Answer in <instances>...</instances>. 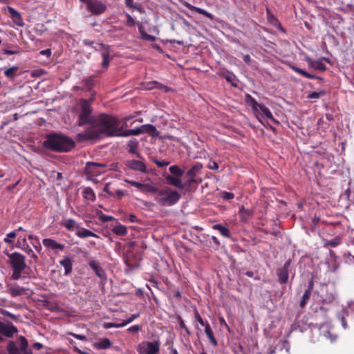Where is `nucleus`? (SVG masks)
Here are the masks:
<instances>
[{"instance_id":"obj_35","label":"nucleus","mask_w":354,"mask_h":354,"mask_svg":"<svg viewBox=\"0 0 354 354\" xmlns=\"http://www.w3.org/2000/svg\"><path fill=\"white\" fill-rule=\"evenodd\" d=\"M101 55L102 57V66L104 68L108 67L111 61L110 50H103L101 53Z\"/></svg>"},{"instance_id":"obj_31","label":"nucleus","mask_w":354,"mask_h":354,"mask_svg":"<svg viewBox=\"0 0 354 354\" xmlns=\"http://www.w3.org/2000/svg\"><path fill=\"white\" fill-rule=\"evenodd\" d=\"M141 134L148 133L150 136H154V133L157 131L156 128L150 124H147L140 126Z\"/></svg>"},{"instance_id":"obj_37","label":"nucleus","mask_w":354,"mask_h":354,"mask_svg":"<svg viewBox=\"0 0 354 354\" xmlns=\"http://www.w3.org/2000/svg\"><path fill=\"white\" fill-rule=\"evenodd\" d=\"M28 245H29L28 244L27 240H26V236L25 234L24 235H22V234L19 235L17 241L16 243V247L17 248L22 250V249H25V248Z\"/></svg>"},{"instance_id":"obj_49","label":"nucleus","mask_w":354,"mask_h":354,"mask_svg":"<svg viewBox=\"0 0 354 354\" xmlns=\"http://www.w3.org/2000/svg\"><path fill=\"white\" fill-rule=\"evenodd\" d=\"M326 92L325 91H320L319 92L314 91L310 93L308 96V98L309 99H318L321 96H324L325 95Z\"/></svg>"},{"instance_id":"obj_61","label":"nucleus","mask_w":354,"mask_h":354,"mask_svg":"<svg viewBox=\"0 0 354 354\" xmlns=\"http://www.w3.org/2000/svg\"><path fill=\"white\" fill-rule=\"evenodd\" d=\"M141 327L140 325H133L131 327H129L127 330L130 333H136L140 330Z\"/></svg>"},{"instance_id":"obj_11","label":"nucleus","mask_w":354,"mask_h":354,"mask_svg":"<svg viewBox=\"0 0 354 354\" xmlns=\"http://www.w3.org/2000/svg\"><path fill=\"white\" fill-rule=\"evenodd\" d=\"M143 160V158L139 160H128L125 161V165L131 170L145 174L148 171Z\"/></svg>"},{"instance_id":"obj_53","label":"nucleus","mask_w":354,"mask_h":354,"mask_svg":"<svg viewBox=\"0 0 354 354\" xmlns=\"http://www.w3.org/2000/svg\"><path fill=\"white\" fill-rule=\"evenodd\" d=\"M31 244L37 252H40L42 248L39 242V238H35V241H31Z\"/></svg>"},{"instance_id":"obj_51","label":"nucleus","mask_w":354,"mask_h":354,"mask_svg":"<svg viewBox=\"0 0 354 354\" xmlns=\"http://www.w3.org/2000/svg\"><path fill=\"white\" fill-rule=\"evenodd\" d=\"M0 313L6 317H8L15 320V321L17 320L18 317H19V315L16 316L15 315L10 313L9 311L4 310V309H1Z\"/></svg>"},{"instance_id":"obj_39","label":"nucleus","mask_w":354,"mask_h":354,"mask_svg":"<svg viewBox=\"0 0 354 354\" xmlns=\"http://www.w3.org/2000/svg\"><path fill=\"white\" fill-rule=\"evenodd\" d=\"M246 100L247 102L252 106V109L254 111H257L259 106L262 104L258 103L257 101L250 95H246Z\"/></svg>"},{"instance_id":"obj_24","label":"nucleus","mask_w":354,"mask_h":354,"mask_svg":"<svg viewBox=\"0 0 354 354\" xmlns=\"http://www.w3.org/2000/svg\"><path fill=\"white\" fill-rule=\"evenodd\" d=\"M59 264L64 268V275H69L73 270V261L68 257H64Z\"/></svg>"},{"instance_id":"obj_2","label":"nucleus","mask_w":354,"mask_h":354,"mask_svg":"<svg viewBox=\"0 0 354 354\" xmlns=\"http://www.w3.org/2000/svg\"><path fill=\"white\" fill-rule=\"evenodd\" d=\"M73 139L61 133H49L46 136L43 146L48 149L57 152H67L75 147Z\"/></svg>"},{"instance_id":"obj_18","label":"nucleus","mask_w":354,"mask_h":354,"mask_svg":"<svg viewBox=\"0 0 354 354\" xmlns=\"http://www.w3.org/2000/svg\"><path fill=\"white\" fill-rule=\"evenodd\" d=\"M139 147V142L136 138L131 139L127 144L128 152L131 154H134L139 159H142V156L138 152Z\"/></svg>"},{"instance_id":"obj_19","label":"nucleus","mask_w":354,"mask_h":354,"mask_svg":"<svg viewBox=\"0 0 354 354\" xmlns=\"http://www.w3.org/2000/svg\"><path fill=\"white\" fill-rule=\"evenodd\" d=\"M306 61L308 63L309 67L318 70L320 71H326L327 70V67L326 65L321 62V60H315L309 57H306Z\"/></svg>"},{"instance_id":"obj_23","label":"nucleus","mask_w":354,"mask_h":354,"mask_svg":"<svg viewBox=\"0 0 354 354\" xmlns=\"http://www.w3.org/2000/svg\"><path fill=\"white\" fill-rule=\"evenodd\" d=\"M291 69L294 71L295 72L297 73L298 74L302 75L304 77L308 78V79H316L318 80L320 82H324V79L322 77L316 76L315 75H312L306 71L295 66H291Z\"/></svg>"},{"instance_id":"obj_15","label":"nucleus","mask_w":354,"mask_h":354,"mask_svg":"<svg viewBox=\"0 0 354 354\" xmlns=\"http://www.w3.org/2000/svg\"><path fill=\"white\" fill-rule=\"evenodd\" d=\"M290 266V261H286L282 268L277 270L278 281L281 284L286 283L288 280V270Z\"/></svg>"},{"instance_id":"obj_10","label":"nucleus","mask_w":354,"mask_h":354,"mask_svg":"<svg viewBox=\"0 0 354 354\" xmlns=\"http://www.w3.org/2000/svg\"><path fill=\"white\" fill-rule=\"evenodd\" d=\"M6 292L12 297H17L27 294L28 288L21 286L17 282H9L6 285Z\"/></svg>"},{"instance_id":"obj_59","label":"nucleus","mask_w":354,"mask_h":354,"mask_svg":"<svg viewBox=\"0 0 354 354\" xmlns=\"http://www.w3.org/2000/svg\"><path fill=\"white\" fill-rule=\"evenodd\" d=\"M153 161L157 165V167L160 168L167 166L169 164V162L166 160H153Z\"/></svg>"},{"instance_id":"obj_5","label":"nucleus","mask_w":354,"mask_h":354,"mask_svg":"<svg viewBox=\"0 0 354 354\" xmlns=\"http://www.w3.org/2000/svg\"><path fill=\"white\" fill-rule=\"evenodd\" d=\"M169 172L171 175L167 174L165 176V179L167 183L176 188L183 189L185 188V185L183 183L181 178L183 177L185 171L180 169L178 165H172L169 168Z\"/></svg>"},{"instance_id":"obj_4","label":"nucleus","mask_w":354,"mask_h":354,"mask_svg":"<svg viewBox=\"0 0 354 354\" xmlns=\"http://www.w3.org/2000/svg\"><path fill=\"white\" fill-rule=\"evenodd\" d=\"M153 193H156L155 201L161 206H172L180 199V194L169 187L158 189Z\"/></svg>"},{"instance_id":"obj_16","label":"nucleus","mask_w":354,"mask_h":354,"mask_svg":"<svg viewBox=\"0 0 354 354\" xmlns=\"http://www.w3.org/2000/svg\"><path fill=\"white\" fill-rule=\"evenodd\" d=\"M124 127L125 123H123L122 126L119 125V131H118L116 136L128 137L131 136H138L141 134L140 127L133 129L124 130Z\"/></svg>"},{"instance_id":"obj_32","label":"nucleus","mask_w":354,"mask_h":354,"mask_svg":"<svg viewBox=\"0 0 354 354\" xmlns=\"http://www.w3.org/2000/svg\"><path fill=\"white\" fill-rule=\"evenodd\" d=\"M76 235L80 238L98 237L96 234L86 228H82V230L77 231L76 232Z\"/></svg>"},{"instance_id":"obj_12","label":"nucleus","mask_w":354,"mask_h":354,"mask_svg":"<svg viewBox=\"0 0 354 354\" xmlns=\"http://www.w3.org/2000/svg\"><path fill=\"white\" fill-rule=\"evenodd\" d=\"M19 332L17 328L11 323L6 324L0 321V333L6 337H12L15 334ZM3 340V337L0 335V342Z\"/></svg>"},{"instance_id":"obj_46","label":"nucleus","mask_w":354,"mask_h":354,"mask_svg":"<svg viewBox=\"0 0 354 354\" xmlns=\"http://www.w3.org/2000/svg\"><path fill=\"white\" fill-rule=\"evenodd\" d=\"M322 302L324 304H331L335 300V296L333 293L327 294L325 297L322 296Z\"/></svg>"},{"instance_id":"obj_48","label":"nucleus","mask_w":354,"mask_h":354,"mask_svg":"<svg viewBox=\"0 0 354 354\" xmlns=\"http://www.w3.org/2000/svg\"><path fill=\"white\" fill-rule=\"evenodd\" d=\"M177 319L178 321L179 326L181 328L184 329L188 335H191V332L188 327L185 325L183 318L180 316H178Z\"/></svg>"},{"instance_id":"obj_20","label":"nucleus","mask_w":354,"mask_h":354,"mask_svg":"<svg viewBox=\"0 0 354 354\" xmlns=\"http://www.w3.org/2000/svg\"><path fill=\"white\" fill-rule=\"evenodd\" d=\"M183 4L188 9H189L190 10H192V11H195L198 14H201L205 17H207V18H209V19L211 20H213L214 19V15H212L211 13L207 12L206 10L201 8H198V7H196L194 6H192V4H190L189 3L187 2V1H185L184 3H183Z\"/></svg>"},{"instance_id":"obj_29","label":"nucleus","mask_w":354,"mask_h":354,"mask_svg":"<svg viewBox=\"0 0 354 354\" xmlns=\"http://www.w3.org/2000/svg\"><path fill=\"white\" fill-rule=\"evenodd\" d=\"M212 229L215 230H218L221 234L226 238H230L231 236V233L230 230L223 226L221 224H215L212 226Z\"/></svg>"},{"instance_id":"obj_6","label":"nucleus","mask_w":354,"mask_h":354,"mask_svg":"<svg viewBox=\"0 0 354 354\" xmlns=\"http://www.w3.org/2000/svg\"><path fill=\"white\" fill-rule=\"evenodd\" d=\"M81 110L78 117V125L83 126L86 124L92 125L94 115H91L92 108L87 100H82L80 102Z\"/></svg>"},{"instance_id":"obj_64","label":"nucleus","mask_w":354,"mask_h":354,"mask_svg":"<svg viewBox=\"0 0 354 354\" xmlns=\"http://www.w3.org/2000/svg\"><path fill=\"white\" fill-rule=\"evenodd\" d=\"M30 257L34 254V251L32 248L28 245L25 248V249H22Z\"/></svg>"},{"instance_id":"obj_55","label":"nucleus","mask_w":354,"mask_h":354,"mask_svg":"<svg viewBox=\"0 0 354 354\" xmlns=\"http://www.w3.org/2000/svg\"><path fill=\"white\" fill-rule=\"evenodd\" d=\"M126 25L129 27L133 26L136 24V21L133 19V18L129 13H126Z\"/></svg>"},{"instance_id":"obj_17","label":"nucleus","mask_w":354,"mask_h":354,"mask_svg":"<svg viewBox=\"0 0 354 354\" xmlns=\"http://www.w3.org/2000/svg\"><path fill=\"white\" fill-rule=\"evenodd\" d=\"M8 12L13 23L18 26H24V23L21 14L12 7H8Z\"/></svg>"},{"instance_id":"obj_34","label":"nucleus","mask_w":354,"mask_h":354,"mask_svg":"<svg viewBox=\"0 0 354 354\" xmlns=\"http://www.w3.org/2000/svg\"><path fill=\"white\" fill-rule=\"evenodd\" d=\"M137 24L138 26L139 32L141 35V38L142 39H144L145 41H154L156 40V37L149 35L146 32L144 31L143 27L140 24L139 22Z\"/></svg>"},{"instance_id":"obj_54","label":"nucleus","mask_w":354,"mask_h":354,"mask_svg":"<svg viewBox=\"0 0 354 354\" xmlns=\"http://www.w3.org/2000/svg\"><path fill=\"white\" fill-rule=\"evenodd\" d=\"M140 316V314L139 313H137V314H133L131 315V316L128 318L127 320H124L122 322V325H123V327L125 326L126 325L131 323L135 319L139 317Z\"/></svg>"},{"instance_id":"obj_52","label":"nucleus","mask_w":354,"mask_h":354,"mask_svg":"<svg viewBox=\"0 0 354 354\" xmlns=\"http://www.w3.org/2000/svg\"><path fill=\"white\" fill-rule=\"evenodd\" d=\"M93 47L96 51H100L101 53L105 50H110V46L102 43L96 44V45Z\"/></svg>"},{"instance_id":"obj_22","label":"nucleus","mask_w":354,"mask_h":354,"mask_svg":"<svg viewBox=\"0 0 354 354\" xmlns=\"http://www.w3.org/2000/svg\"><path fill=\"white\" fill-rule=\"evenodd\" d=\"M42 243L45 247H46L48 248H50L52 250H63L64 248V245L56 242L55 240H53L52 239H49V238L44 239H43Z\"/></svg>"},{"instance_id":"obj_33","label":"nucleus","mask_w":354,"mask_h":354,"mask_svg":"<svg viewBox=\"0 0 354 354\" xmlns=\"http://www.w3.org/2000/svg\"><path fill=\"white\" fill-rule=\"evenodd\" d=\"M259 109L261 111L262 113L268 119H270V120H272L274 123L279 124V122L273 117L271 111H270V109L267 106H266L263 104H261V106H259Z\"/></svg>"},{"instance_id":"obj_41","label":"nucleus","mask_w":354,"mask_h":354,"mask_svg":"<svg viewBox=\"0 0 354 354\" xmlns=\"http://www.w3.org/2000/svg\"><path fill=\"white\" fill-rule=\"evenodd\" d=\"M342 242V238L339 236H335L332 240H328L324 242V246H330L335 248L337 246Z\"/></svg>"},{"instance_id":"obj_57","label":"nucleus","mask_w":354,"mask_h":354,"mask_svg":"<svg viewBox=\"0 0 354 354\" xmlns=\"http://www.w3.org/2000/svg\"><path fill=\"white\" fill-rule=\"evenodd\" d=\"M84 86L88 89L91 91L93 86V81L91 78L86 79L84 80Z\"/></svg>"},{"instance_id":"obj_14","label":"nucleus","mask_w":354,"mask_h":354,"mask_svg":"<svg viewBox=\"0 0 354 354\" xmlns=\"http://www.w3.org/2000/svg\"><path fill=\"white\" fill-rule=\"evenodd\" d=\"M124 181L131 186L136 187L140 191L142 192H153L156 190V187L149 183H141L140 182L125 179Z\"/></svg>"},{"instance_id":"obj_25","label":"nucleus","mask_w":354,"mask_h":354,"mask_svg":"<svg viewBox=\"0 0 354 354\" xmlns=\"http://www.w3.org/2000/svg\"><path fill=\"white\" fill-rule=\"evenodd\" d=\"M203 165L200 162H195L194 165L187 171V177H194L201 173Z\"/></svg>"},{"instance_id":"obj_7","label":"nucleus","mask_w":354,"mask_h":354,"mask_svg":"<svg viewBox=\"0 0 354 354\" xmlns=\"http://www.w3.org/2000/svg\"><path fill=\"white\" fill-rule=\"evenodd\" d=\"M20 348H19L15 343L12 341L8 342L6 346V349L8 354H32L30 349H28V342L24 336H20Z\"/></svg>"},{"instance_id":"obj_3","label":"nucleus","mask_w":354,"mask_h":354,"mask_svg":"<svg viewBox=\"0 0 354 354\" xmlns=\"http://www.w3.org/2000/svg\"><path fill=\"white\" fill-rule=\"evenodd\" d=\"M8 258V264L12 270L10 279L12 280H19L21 277L22 273H26V269H30L26 263V257L20 252H14L8 253L5 252Z\"/></svg>"},{"instance_id":"obj_50","label":"nucleus","mask_w":354,"mask_h":354,"mask_svg":"<svg viewBox=\"0 0 354 354\" xmlns=\"http://www.w3.org/2000/svg\"><path fill=\"white\" fill-rule=\"evenodd\" d=\"M98 215H99L100 220L102 223L109 222L114 219V218L112 216L104 214L102 212H100Z\"/></svg>"},{"instance_id":"obj_42","label":"nucleus","mask_w":354,"mask_h":354,"mask_svg":"<svg viewBox=\"0 0 354 354\" xmlns=\"http://www.w3.org/2000/svg\"><path fill=\"white\" fill-rule=\"evenodd\" d=\"M18 69L17 66H12L4 71V75L9 79H13Z\"/></svg>"},{"instance_id":"obj_28","label":"nucleus","mask_w":354,"mask_h":354,"mask_svg":"<svg viewBox=\"0 0 354 354\" xmlns=\"http://www.w3.org/2000/svg\"><path fill=\"white\" fill-rule=\"evenodd\" d=\"M205 333L207 337H208L209 342H211V344L214 347L217 346L218 342L214 337V332L212 329L210 324H209V325L206 326V327H205Z\"/></svg>"},{"instance_id":"obj_9","label":"nucleus","mask_w":354,"mask_h":354,"mask_svg":"<svg viewBox=\"0 0 354 354\" xmlns=\"http://www.w3.org/2000/svg\"><path fill=\"white\" fill-rule=\"evenodd\" d=\"M86 6L88 11L95 15L103 14L107 9L106 6L99 0H80Z\"/></svg>"},{"instance_id":"obj_27","label":"nucleus","mask_w":354,"mask_h":354,"mask_svg":"<svg viewBox=\"0 0 354 354\" xmlns=\"http://www.w3.org/2000/svg\"><path fill=\"white\" fill-rule=\"evenodd\" d=\"M93 346L97 349H107L111 346V342L108 338H102Z\"/></svg>"},{"instance_id":"obj_56","label":"nucleus","mask_w":354,"mask_h":354,"mask_svg":"<svg viewBox=\"0 0 354 354\" xmlns=\"http://www.w3.org/2000/svg\"><path fill=\"white\" fill-rule=\"evenodd\" d=\"M324 336L329 339L330 340L331 342H334L336 341L337 338V335L335 334H332L330 331L329 330H327L325 333H324Z\"/></svg>"},{"instance_id":"obj_26","label":"nucleus","mask_w":354,"mask_h":354,"mask_svg":"<svg viewBox=\"0 0 354 354\" xmlns=\"http://www.w3.org/2000/svg\"><path fill=\"white\" fill-rule=\"evenodd\" d=\"M82 196L84 199L95 201L96 199L95 194L93 189L90 187L84 188L82 191Z\"/></svg>"},{"instance_id":"obj_36","label":"nucleus","mask_w":354,"mask_h":354,"mask_svg":"<svg viewBox=\"0 0 354 354\" xmlns=\"http://www.w3.org/2000/svg\"><path fill=\"white\" fill-rule=\"evenodd\" d=\"M61 225L70 231H73L75 229L77 228L75 221L72 218L62 221Z\"/></svg>"},{"instance_id":"obj_45","label":"nucleus","mask_w":354,"mask_h":354,"mask_svg":"<svg viewBox=\"0 0 354 354\" xmlns=\"http://www.w3.org/2000/svg\"><path fill=\"white\" fill-rule=\"evenodd\" d=\"M123 327L122 323H113V322H104L103 324V328L109 329L111 328H121Z\"/></svg>"},{"instance_id":"obj_40","label":"nucleus","mask_w":354,"mask_h":354,"mask_svg":"<svg viewBox=\"0 0 354 354\" xmlns=\"http://www.w3.org/2000/svg\"><path fill=\"white\" fill-rule=\"evenodd\" d=\"M310 296H311V292H310L309 290H305L304 291V293L301 297V299L299 302V306L301 308H304L308 301V300L310 299Z\"/></svg>"},{"instance_id":"obj_43","label":"nucleus","mask_w":354,"mask_h":354,"mask_svg":"<svg viewBox=\"0 0 354 354\" xmlns=\"http://www.w3.org/2000/svg\"><path fill=\"white\" fill-rule=\"evenodd\" d=\"M194 319L202 326H204V327H206V326L209 325V324L208 323L207 321H205L203 320V319L201 317V316L200 315L198 311L197 310V309L196 308L195 310H194Z\"/></svg>"},{"instance_id":"obj_13","label":"nucleus","mask_w":354,"mask_h":354,"mask_svg":"<svg viewBox=\"0 0 354 354\" xmlns=\"http://www.w3.org/2000/svg\"><path fill=\"white\" fill-rule=\"evenodd\" d=\"M104 167L105 165L103 164L88 162L86 165L84 172L86 175L97 176L101 173L100 168Z\"/></svg>"},{"instance_id":"obj_62","label":"nucleus","mask_w":354,"mask_h":354,"mask_svg":"<svg viewBox=\"0 0 354 354\" xmlns=\"http://www.w3.org/2000/svg\"><path fill=\"white\" fill-rule=\"evenodd\" d=\"M69 335L73 336V337H74L75 338H76V339H77L79 340H82V341L86 340V337L84 335H79V334H75V333H70Z\"/></svg>"},{"instance_id":"obj_63","label":"nucleus","mask_w":354,"mask_h":354,"mask_svg":"<svg viewBox=\"0 0 354 354\" xmlns=\"http://www.w3.org/2000/svg\"><path fill=\"white\" fill-rule=\"evenodd\" d=\"M39 55L49 57L51 55V50L50 48L42 50L39 52Z\"/></svg>"},{"instance_id":"obj_60","label":"nucleus","mask_w":354,"mask_h":354,"mask_svg":"<svg viewBox=\"0 0 354 354\" xmlns=\"http://www.w3.org/2000/svg\"><path fill=\"white\" fill-rule=\"evenodd\" d=\"M45 71L41 70V69H39V70H35L32 72V77H40L41 75L45 74Z\"/></svg>"},{"instance_id":"obj_30","label":"nucleus","mask_w":354,"mask_h":354,"mask_svg":"<svg viewBox=\"0 0 354 354\" xmlns=\"http://www.w3.org/2000/svg\"><path fill=\"white\" fill-rule=\"evenodd\" d=\"M239 214L241 220L243 222H247L252 216V211L245 209L243 206L240 208Z\"/></svg>"},{"instance_id":"obj_44","label":"nucleus","mask_w":354,"mask_h":354,"mask_svg":"<svg viewBox=\"0 0 354 354\" xmlns=\"http://www.w3.org/2000/svg\"><path fill=\"white\" fill-rule=\"evenodd\" d=\"M17 236L16 232L12 231L6 234L3 241L7 244L12 243L13 241L12 239L16 238Z\"/></svg>"},{"instance_id":"obj_47","label":"nucleus","mask_w":354,"mask_h":354,"mask_svg":"<svg viewBox=\"0 0 354 354\" xmlns=\"http://www.w3.org/2000/svg\"><path fill=\"white\" fill-rule=\"evenodd\" d=\"M221 198L225 201H230L234 198V194L232 192L223 191L220 194Z\"/></svg>"},{"instance_id":"obj_1","label":"nucleus","mask_w":354,"mask_h":354,"mask_svg":"<svg viewBox=\"0 0 354 354\" xmlns=\"http://www.w3.org/2000/svg\"><path fill=\"white\" fill-rule=\"evenodd\" d=\"M120 121L111 114L101 113L95 115L93 124L83 132L76 135L78 142L100 140L104 137L116 136L119 131Z\"/></svg>"},{"instance_id":"obj_8","label":"nucleus","mask_w":354,"mask_h":354,"mask_svg":"<svg viewBox=\"0 0 354 354\" xmlns=\"http://www.w3.org/2000/svg\"><path fill=\"white\" fill-rule=\"evenodd\" d=\"M158 341H143L138 345L137 351L140 354H158L160 351Z\"/></svg>"},{"instance_id":"obj_38","label":"nucleus","mask_w":354,"mask_h":354,"mask_svg":"<svg viewBox=\"0 0 354 354\" xmlns=\"http://www.w3.org/2000/svg\"><path fill=\"white\" fill-rule=\"evenodd\" d=\"M112 232L119 236H124L127 234V229L123 225H118L113 227Z\"/></svg>"},{"instance_id":"obj_58","label":"nucleus","mask_w":354,"mask_h":354,"mask_svg":"<svg viewBox=\"0 0 354 354\" xmlns=\"http://www.w3.org/2000/svg\"><path fill=\"white\" fill-rule=\"evenodd\" d=\"M207 167L208 169H212V170H218V163L213 160H209Z\"/></svg>"},{"instance_id":"obj_21","label":"nucleus","mask_w":354,"mask_h":354,"mask_svg":"<svg viewBox=\"0 0 354 354\" xmlns=\"http://www.w3.org/2000/svg\"><path fill=\"white\" fill-rule=\"evenodd\" d=\"M88 265L97 277L101 279H103L105 277V272L98 261L92 260L88 263Z\"/></svg>"}]
</instances>
